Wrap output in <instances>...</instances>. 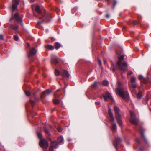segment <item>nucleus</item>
<instances>
[{
	"label": "nucleus",
	"instance_id": "obj_36",
	"mask_svg": "<svg viewBox=\"0 0 151 151\" xmlns=\"http://www.w3.org/2000/svg\"><path fill=\"white\" fill-rule=\"evenodd\" d=\"M98 62L99 65V66L100 67H101V66L102 64L101 62V60L99 59H98Z\"/></svg>",
	"mask_w": 151,
	"mask_h": 151
},
{
	"label": "nucleus",
	"instance_id": "obj_40",
	"mask_svg": "<svg viewBox=\"0 0 151 151\" xmlns=\"http://www.w3.org/2000/svg\"><path fill=\"white\" fill-rule=\"evenodd\" d=\"M113 71H114L116 70V68L114 65H113L111 67V68Z\"/></svg>",
	"mask_w": 151,
	"mask_h": 151
},
{
	"label": "nucleus",
	"instance_id": "obj_13",
	"mask_svg": "<svg viewBox=\"0 0 151 151\" xmlns=\"http://www.w3.org/2000/svg\"><path fill=\"white\" fill-rule=\"evenodd\" d=\"M32 8L33 9H34L35 11L37 13L40 14L41 13V11L40 10V6L38 5H35L32 6Z\"/></svg>",
	"mask_w": 151,
	"mask_h": 151
},
{
	"label": "nucleus",
	"instance_id": "obj_1",
	"mask_svg": "<svg viewBox=\"0 0 151 151\" xmlns=\"http://www.w3.org/2000/svg\"><path fill=\"white\" fill-rule=\"evenodd\" d=\"M118 87L116 89V93L123 99L128 98L129 95L127 91L120 87L121 83L119 81L118 82Z\"/></svg>",
	"mask_w": 151,
	"mask_h": 151
},
{
	"label": "nucleus",
	"instance_id": "obj_33",
	"mask_svg": "<svg viewBox=\"0 0 151 151\" xmlns=\"http://www.w3.org/2000/svg\"><path fill=\"white\" fill-rule=\"evenodd\" d=\"M44 130L45 132V133L47 134L48 135H50V134L49 132V131H48V130L46 128H45L44 129Z\"/></svg>",
	"mask_w": 151,
	"mask_h": 151
},
{
	"label": "nucleus",
	"instance_id": "obj_11",
	"mask_svg": "<svg viewBox=\"0 0 151 151\" xmlns=\"http://www.w3.org/2000/svg\"><path fill=\"white\" fill-rule=\"evenodd\" d=\"M114 109L116 114V117H121V115L120 114V109L119 107L116 106L114 107Z\"/></svg>",
	"mask_w": 151,
	"mask_h": 151
},
{
	"label": "nucleus",
	"instance_id": "obj_29",
	"mask_svg": "<svg viewBox=\"0 0 151 151\" xmlns=\"http://www.w3.org/2000/svg\"><path fill=\"white\" fill-rule=\"evenodd\" d=\"M150 96L149 95H147L145 97V100L144 101V103H147V102L148 100L149 99Z\"/></svg>",
	"mask_w": 151,
	"mask_h": 151
},
{
	"label": "nucleus",
	"instance_id": "obj_19",
	"mask_svg": "<svg viewBox=\"0 0 151 151\" xmlns=\"http://www.w3.org/2000/svg\"><path fill=\"white\" fill-rule=\"evenodd\" d=\"M121 118L122 116L121 117H116V119L117 122V123L120 126H122V121L121 120Z\"/></svg>",
	"mask_w": 151,
	"mask_h": 151
},
{
	"label": "nucleus",
	"instance_id": "obj_54",
	"mask_svg": "<svg viewBox=\"0 0 151 151\" xmlns=\"http://www.w3.org/2000/svg\"><path fill=\"white\" fill-rule=\"evenodd\" d=\"M27 45L28 46H29V43H27Z\"/></svg>",
	"mask_w": 151,
	"mask_h": 151
},
{
	"label": "nucleus",
	"instance_id": "obj_10",
	"mask_svg": "<svg viewBox=\"0 0 151 151\" xmlns=\"http://www.w3.org/2000/svg\"><path fill=\"white\" fill-rule=\"evenodd\" d=\"M37 52V50L34 47L32 48L28 54V56L30 58L35 54Z\"/></svg>",
	"mask_w": 151,
	"mask_h": 151
},
{
	"label": "nucleus",
	"instance_id": "obj_50",
	"mask_svg": "<svg viewBox=\"0 0 151 151\" xmlns=\"http://www.w3.org/2000/svg\"><path fill=\"white\" fill-rule=\"evenodd\" d=\"M41 22H37V24H39V25H40L41 23Z\"/></svg>",
	"mask_w": 151,
	"mask_h": 151
},
{
	"label": "nucleus",
	"instance_id": "obj_7",
	"mask_svg": "<svg viewBox=\"0 0 151 151\" xmlns=\"http://www.w3.org/2000/svg\"><path fill=\"white\" fill-rule=\"evenodd\" d=\"M13 19H15L17 21L19 22L20 21L21 22V25H23L22 20L20 19V18L19 17V14L17 13H16L14 14V16H12L10 18V20H12Z\"/></svg>",
	"mask_w": 151,
	"mask_h": 151
},
{
	"label": "nucleus",
	"instance_id": "obj_34",
	"mask_svg": "<svg viewBox=\"0 0 151 151\" xmlns=\"http://www.w3.org/2000/svg\"><path fill=\"white\" fill-rule=\"evenodd\" d=\"M55 75L56 76H59L60 74L59 71L57 70H55Z\"/></svg>",
	"mask_w": 151,
	"mask_h": 151
},
{
	"label": "nucleus",
	"instance_id": "obj_4",
	"mask_svg": "<svg viewBox=\"0 0 151 151\" xmlns=\"http://www.w3.org/2000/svg\"><path fill=\"white\" fill-rule=\"evenodd\" d=\"M39 145L41 147L43 148L47 149L48 147V143L46 140L40 141L39 142Z\"/></svg>",
	"mask_w": 151,
	"mask_h": 151
},
{
	"label": "nucleus",
	"instance_id": "obj_18",
	"mask_svg": "<svg viewBox=\"0 0 151 151\" xmlns=\"http://www.w3.org/2000/svg\"><path fill=\"white\" fill-rule=\"evenodd\" d=\"M62 75L63 76L69 78V74L67 71L66 70H64L62 73Z\"/></svg>",
	"mask_w": 151,
	"mask_h": 151
},
{
	"label": "nucleus",
	"instance_id": "obj_49",
	"mask_svg": "<svg viewBox=\"0 0 151 151\" xmlns=\"http://www.w3.org/2000/svg\"><path fill=\"white\" fill-rule=\"evenodd\" d=\"M59 96H57L56 94L55 93L54 94V97L55 98H56V97H58Z\"/></svg>",
	"mask_w": 151,
	"mask_h": 151
},
{
	"label": "nucleus",
	"instance_id": "obj_42",
	"mask_svg": "<svg viewBox=\"0 0 151 151\" xmlns=\"http://www.w3.org/2000/svg\"><path fill=\"white\" fill-rule=\"evenodd\" d=\"M138 24V22L137 21H134L133 22V24L134 25H136Z\"/></svg>",
	"mask_w": 151,
	"mask_h": 151
},
{
	"label": "nucleus",
	"instance_id": "obj_16",
	"mask_svg": "<svg viewBox=\"0 0 151 151\" xmlns=\"http://www.w3.org/2000/svg\"><path fill=\"white\" fill-rule=\"evenodd\" d=\"M139 131L140 133L142 138H143L145 141V142H147L146 139L145 138L143 133L144 132L143 129L142 127H140L139 129Z\"/></svg>",
	"mask_w": 151,
	"mask_h": 151
},
{
	"label": "nucleus",
	"instance_id": "obj_43",
	"mask_svg": "<svg viewBox=\"0 0 151 151\" xmlns=\"http://www.w3.org/2000/svg\"><path fill=\"white\" fill-rule=\"evenodd\" d=\"M4 39L3 35L0 34V39L1 40H2Z\"/></svg>",
	"mask_w": 151,
	"mask_h": 151
},
{
	"label": "nucleus",
	"instance_id": "obj_32",
	"mask_svg": "<svg viewBox=\"0 0 151 151\" xmlns=\"http://www.w3.org/2000/svg\"><path fill=\"white\" fill-rule=\"evenodd\" d=\"M59 101L58 99H55L53 100V102L55 104H59Z\"/></svg>",
	"mask_w": 151,
	"mask_h": 151
},
{
	"label": "nucleus",
	"instance_id": "obj_45",
	"mask_svg": "<svg viewBox=\"0 0 151 151\" xmlns=\"http://www.w3.org/2000/svg\"><path fill=\"white\" fill-rule=\"evenodd\" d=\"M132 74H133V72L132 71H129L128 73V74L130 75Z\"/></svg>",
	"mask_w": 151,
	"mask_h": 151
},
{
	"label": "nucleus",
	"instance_id": "obj_55",
	"mask_svg": "<svg viewBox=\"0 0 151 151\" xmlns=\"http://www.w3.org/2000/svg\"><path fill=\"white\" fill-rule=\"evenodd\" d=\"M32 1H34V0H31Z\"/></svg>",
	"mask_w": 151,
	"mask_h": 151
},
{
	"label": "nucleus",
	"instance_id": "obj_39",
	"mask_svg": "<svg viewBox=\"0 0 151 151\" xmlns=\"http://www.w3.org/2000/svg\"><path fill=\"white\" fill-rule=\"evenodd\" d=\"M114 4H113V8L114 9L115 7V5H116V4L117 3V2L115 0H114Z\"/></svg>",
	"mask_w": 151,
	"mask_h": 151
},
{
	"label": "nucleus",
	"instance_id": "obj_41",
	"mask_svg": "<svg viewBox=\"0 0 151 151\" xmlns=\"http://www.w3.org/2000/svg\"><path fill=\"white\" fill-rule=\"evenodd\" d=\"M98 83L97 82H95L93 84V85L94 87H96L97 84Z\"/></svg>",
	"mask_w": 151,
	"mask_h": 151
},
{
	"label": "nucleus",
	"instance_id": "obj_22",
	"mask_svg": "<svg viewBox=\"0 0 151 151\" xmlns=\"http://www.w3.org/2000/svg\"><path fill=\"white\" fill-rule=\"evenodd\" d=\"M55 48L58 49L61 47V45L59 43L56 42L55 44Z\"/></svg>",
	"mask_w": 151,
	"mask_h": 151
},
{
	"label": "nucleus",
	"instance_id": "obj_15",
	"mask_svg": "<svg viewBox=\"0 0 151 151\" xmlns=\"http://www.w3.org/2000/svg\"><path fill=\"white\" fill-rule=\"evenodd\" d=\"M121 141V139L119 137H117L115 138V140L114 142V144L116 148H117V142H120Z\"/></svg>",
	"mask_w": 151,
	"mask_h": 151
},
{
	"label": "nucleus",
	"instance_id": "obj_46",
	"mask_svg": "<svg viewBox=\"0 0 151 151\" xmlns=\"http://www.w3.org/2000/svg\"><path fill=\"white\" fill-rule=\"evenodd\" d=\"M95 104L96 105H99L100 104V102H95Z\"/></svg>",
	"mask_w": 151,
	"mask_h": 151
},
{
	"label": "nucleus",
	"instance_id": "obj_51",
	"mask_svg": "<svg viewBox=\"0 0 151 151\" xmlns=\"http://www.w3.org/2000/svg\"><path fill=\"white\" fill-rule=\"evenodd\" d=\"M58 131H59V132H61V131H62V130H61V129H58Z\"/></svg>",
	"mask_w": 151,
	"mask_h": 151
},
{
	"label": "nucleus",
	"instance_id": "obj_5",
	"mask_svg": "<svg viewBox=\"0 0 151 151\" xmlns=\"http://www.w3.org/2000/svg\"><path fill=\"white\" fill-rule=\"evenodd\" d=\"M103 97L104 99V101H107L108 99H110L112 100H114L110 93L108 91L105 93V94L103 95Z\"/></svg>",
	"mask_w": 151,
	"mask_h": 151
},
{
	"label": "nucleus",
	"instance_id": "obj_38",
	"mask_svg": "<svg viewBox=\"0 0 151 151\" xmlns=\"http://www.w3.org/2000/svg\"><path fill=\"white\" fill-rule=\"evenodd\" d=\"M30 102L31 103L32 106H33L34 105L35 102L33 101L32 100H30Z\"/></svg>",
	"mask_w": 151,
	"mask_h": 151
},
{
	"label": "nucleus",
	"instance_id": "obj_53",
	"mask_svg": "<svg viewBox=\"0 0 151 151\" xmlns=\"http://www.w3.org/2000/svg\"><path fill=\"white\" fill-rule=\"evenodd\" d=\"M36 93H33V95H34V96H35V95Z\"/></svg>",
	"mask_w": 151,
	"mask_h": 151
},
{
	"label": "nucleus",
	"instance_id": "obj_26",
	"mask_svg": "<svg viewBox=\"0 0 151 151\" xmlns=\"http://www.w3.org/2000/svg\"><path fill=\"white\" fill-rule=\"evenodd\" d=\"M103 85L105 86H106L109 85V83L107 81L104 80L102 82Z\"/></svg>",
	"mask_w": 151,
	"mask_h": 151
},
{
	"label": "nucleus",
	"instance_id": "obj_30",
	"mask_svg": "<svg viewBox=\"0 0 151 151\" xmlns=\"http://www.w3.org/2000/svg\"><path fill=\"white\" fill-rule=\"evenodd\" d=\"M136 81V78L134 77H132L131 80V83H133L135 82Z\"/></svg>",
	"mask_w": 151,
	"mask_h": 151
},
{
	"label": "nucleus",
	"instance_id": "obj_9",
	"mask_svg": "<svg viewBox=\"0 0 151 151\" xmlns=\"http://www.w3.org/2000/svg\"><path fill=\"white\" fill-rule=\"evenodd\" d=\"M41 19H42L45 22H47L50 20V15L48 13H45L44 16Z\"/></svg>",
	"mask_w": 151,
	"mask_h": 151
},
{
	"label": "nucleus",
	"instance_id": "obj_12",
	"mask_svg": "<svg viewBox=\"0 0 151 151\" xmlns=\"http://www.w3.org/2000/svg\"><path fill=\"white\" fill-rule=\"evenodd\" d=\"M138 78L141 80L142 83L146 84L147 83L148 80L147 79L144 78L142 75H139L138 76Z\"/></svg>",
	"mask_w": 151,
	"mask_h": 151
},
{
	"label": "nucleus",
	"instance_id": "obj_37",
	"mask_svg": "<svg viewBox=\"0 0 151 151\" xmlns=\"http://www.w3.org/2000/svg\"><path fill=\"white\" fill-rule=\"evenodd\" d=\"M14 39L16 41H17L19 39V37L17 35H15L14 36Z\"/></svg>",
	"mask_w": 151,
	"mask_h": 151
},
{
	"label": "nucleus",
	"instance_id": "obj_2",
	"mask_svg": "<svg viewBox=\"0 0 151 151\" xmlns=\"http://www.w3.org/2000/svg\"><path fill=\"white\" fill-rule=\"evenodd\" d=\"M124 57L121 55L119 59L118 65L120 70L122 73H124L127 70V64L125 62H124L122 65H121L122 61L124 60Z\"/></svg>",
	"mask_w": 151,
	"mask_h": 151
},
{
	"label": "nucleus",
	"instance_id": "obj_52",
	"mask_svg": "<svg viewBox=\"0 0 151 151\" xmlns=\"http://www.w3.org/2000/svg\"><path fill=\"white\" fill-rule=\"evenodd\" d=\"M60 89H58V90H57V91H57V92H58L60 91Z\"/></svg>",
	"mask_w": 151,
	"mask_h": 151
},
{
	"label": "nucleus",
	"instance_id": "obj_3",
	"mask_svg": "<svg viewBox=\"0 0 151 151\" xmlns=\"http://www.w3.org/2000/svg\"><path fill=\"white\" fill-rule=\"evenodd\" d=\"M130 115L131 118L129 119V121L132 124L135 125H137L139 120L135 117V115L134 113L130 111Z\"/></svg>",
	"mask_w": 151,
	"mask_h": 151
},
{
	"label": "nucleus",
	"instance_id": "obj_14",
	"mask_svg": "<svg viewBox=\"0 0 151 151\" xmlns=\"http://www.w3.org/2000/svg\"><path fill=\"white\" fill-rule=\"evenodd\" d=\"M108 113L110 117L109 120L111 122H112V123L114 120V118L113 115V114L111 111V109H109L108 110Z\"/></svg>",
	"mask_w": 151,
	"mask_h": 151
},
{
	"label": "nucleus",
	"instance_id": "obj_21",
	"mask_svg": "<svg viewBox=\"0 0 151 151\" xmlns=\"http://www.w3.org/2000/svg\"><path fill=\"white\" fill-rule=\"evenodd\" d=\"M142 95V93L141 91H139L137 95V96L138 99H140Z\"/></svg>",
	"mask_w": 151,
	"mask_h": 151
},
{
	"label": "nucleus",
	"instance_id": "obj_27",
	"mask_svg": "<svg viewBox=\"0 0 151 151\" xmlns=\"http://www.w3.org/2000/svg\"><path fill=\"white\" fill-rule=\"evenodd\" d=\"M117 129V127L116 124H113L112 127V130L113 131H115Z\"/></svg>",
	"mask_w": 151,
	"mask_h": 151
},
{
	"label": "nucleus",
	"instance_id": "obj_44",
	"mask_svg": "<svg viewBox=\"0 0 151 151\" xmlns=\"http://www.w3.org/2000/svg\"><path fill=\"white\" fill-rule=\"evenodd\" d=\"M136 141L137 142L138 144L140 143V141L138 139H136Z\"/></svg>",
	"mask_w": 151,
	"mask_h": 151
},
{
	"label": "nucleus",
	"instance_id": "obj_28",
	"mask_svg": "<svg viewBox=\"0 0 151 151\" xmlns=\"http://www.w3.org/2000/svg\"><path fill=\"white\" fill-rule=\"evenodd\" d=\"M37 135L38 138L40 139H42V134L40 132H37Z\"/></svg>",
	"mask_w": 151,
	"mask_h": 151
},
{
	"label": "nucleus",
	"instance_id": "obj_6",
	"mask_svg": "<svg viewBox=\"0 0 151 151\" xmlns=\"http://www.w3.org/2000/svg\"><path fill=\"white\" fill-rule=\"evenodd\" d=\"M52 145L51 147H49V151H53V148H57L58 147V145L55 141H51Z\"/></svg>",
	"mask_w": 151,
	"mask_h": 151
},
{
	"label": "nucleus",
	"instance_id": "obj_24",
	"mask_svg": "<svg viewBox=\"0 0 151 151\" xmlns=\"http://www.w3.org/2000/svg\"><path fill=\"white\" fill-rule=\"evenodd\" d=\"M51 62L52 63L55 64V65L58 63V62L56 59L52 58L51 60Z\"/></svg>",
	"mask_w": 151,
	"mask_h": 151
},
{
	"label": "nucleus",
	"instance_id": "obj_25",
	"mask_svg": "<svg viewBox=\"0 0 151 151\" xmlns=\"http://www.w3.org/2000/svg\"><path fill=\"white\" fill-rule=\"evenodd\" d=\"M129 86L130 88L135 89L136 88L137 85L136 84H133L132 83L131 84L129 85Z\"/></svg>",
	"mask_w": 151,
	"mask_h": 151
},
{
	"label": "nucleus",
	"instance_id": "obj_8",
	"mask_svg": "<svg viewBox=\"0 0 151 151\" xmlns=\"http://www.w3.org/2000/svg\"><path fill=\"white\" fill-rule=\"evenodd\" d=\"M19 3V0H12V9L15 10L17 8V6Z\"/></svg>",
	"mask_w": 151,
	"mask_h": 151
},
{
	"label": "nucleus",
	"instance_id": "obj_20",
	"mask_svg": "<svg viewBox=\"0 0 151 151\" xmlns=\"http://www.w3.org/2000/svg\"><path fill=\"white\" fill-rule=\"evenodd\" d=\"M45 47L46 48L50 50H53L54 48L53 45H46Z\"/></svg>",
	"mask_w": 151,
	"mask_h": 151
},
{
	"label": "nucleus",
	"instance_id": "obj_47",
	"mask_svg": "<svg viewBox=\"0 0 151 151\" xmlns=\"http://www.w3.org/2000/svg\"><path fill=\"white\" fill-rule=\"evenodd\" d=\"M104 64H107V62L106 60L105 59H104Z\"/></svg>",
	"mask_w": 151,
	"mask_h": 151
},
{
	"label": "nucleus",
	"instance_id": "obj_48",
	"mask_svg": "<svg viewBox=\"0 0 151 151\" xmlns=\"http://www.w3.org/2000/svg\"><path fill=\"white\" fill-rule=\"evenodd\" d=\"M109 14H107L106 15V17L107 18H109Z\"/></svg>",
	"mask_w": 151,
	"mask_h": 151
},
{
	"label": "nucleus",
	"instance_id": "obj_23",
	"mask_svg": "<svg viewBox=\"0 0 151 151\" xmlns=\"http://www.w3.org/2000/svg\"><path fill=\"white\" fill-rule=\"evenodd\" d=\"M58 142L59 143H62L63 141V138L62 137H58L57 139Z\"/></svg>",
	"mask_w": 151,
	"mask_h": 151
},
{
	"label": "nucleus",
	"instance_id": "obj_35",
	"mask_svg": "<svg viewBox=\"0 0 151 151\" xmlns=\"http://www.w3.org/2000/svg\"><path fill=\"white\" fill-rule=\"evenodd\" d=\"M25 93L26 95L27 96H29L30 95V92L27 91H25Z\"/></svg>",
	"mask_w": 151,
	"mask_h": 151
},
{
	"label": "nucleus",
	"instance_id": "obj_31",
	"mask_svg": "<svg viewBox=\"0 0 151 151\" xmlns=\"http://www.w3.org/2000/svg\"><path fill=\"white\" fill-rule=\"evenodd\" d=\"M18 26L17 24H15L14 27L12 28V29L16 31L18 29Z\"/></svg>",
	"mask_w": 151,
	"mask_h": 151
},
{
	"label": "nucleus",
	"instance_id": "obj_17",
	"mask_svg": "<svg viewBox=\"0 0 151 151\" xmlns=\"http://www.w3.org/2000/svg\"><path fill=\"white\" fill-rule=\"evenodd\" d=\"M51 92V91L48 89L45 90L43 92L41 96V98L42 99L44 98V95H48L50 94Z\"/></svg>",
	"mask_w": 151,
	"mask_h": 151
}]
</instances>
